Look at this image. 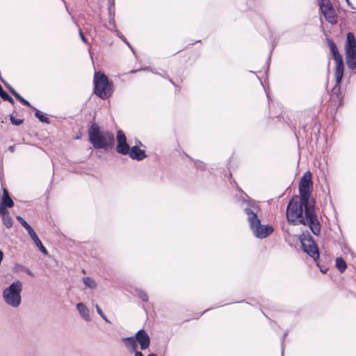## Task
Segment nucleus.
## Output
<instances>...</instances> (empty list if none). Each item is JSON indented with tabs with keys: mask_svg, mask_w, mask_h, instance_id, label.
Listing matches in <instances>:
<instances>
[{
	"mask_svg": "<svg viewBox=\"0 0 356 356\" xmlns=\"http://www.w3.org/2000/svg\"><path fill=\"white\" fill-rule=\"evenodd\" d=\"M34 111L35 117L42 123H45L49 124L51 123L50 119L47 117V114L41 111L40 110L36 108L35 107H32L31 108Z\"/></svg>",
	"mask_w": 356,
	"mask_h": 356,
	"instance_id": "nucleus-20",
	"label": "nucleus"
},
{
	"mask_svg": "<svg viewBox=\"0 0 356 356\" xmlns=\"http://www.w3.org/2000/svg\"><path fill=\"white\" fill-rule=\"evenodd\" d=\"M150 67H143V68H139V69H136V70H131L129 72V74H135L138 72H140L142 70H148Z\"/></svg>",
	"mask_w": 356,
	"mask_h": 356,
	"instance_id": "nucleus-43",
	"label": "nucleus"
},
{
	"mask_svg": "<svg viewBox=\"0 0 356 356\" xmlns=\"http://www.w3.org/2000/svg\"><path fill=\"white\" fill-rule=\"evenodd\" d=\"M250 229L253 235L259 239L266 238L274 232V227L271 225H262L261 222L250 227Z\"/></svg>",
	"mask_w": 356,
	"mask_h": 356,
	"instance_id": "nucleus-8",
	"label": "nucleus"
},
{
	"mask_svg": "<svg viewBox=\"0 0 356 356\" xmlns=\"http://www.w3.org/2000/svg\"><path fill=\"white\" fill-rule=\"evenodd\" d=\"M88 141L95 149H103L108 152L115 147V139L114 134L106 130H103L96 122H92L88 127Z\"/></svg>",
	"mask_w": 356,
	"mask_h": 356,
	"instance_id": "nucleus-3",
	"label": "nucleus"
},
{
	"mask_svg": "<svg viewBox=\"0 0 356 356\" xmlns=\"http://www.w3.org/2000/svg\"><path fill=\"white\" fill-rule=\"evenodd\" d=\"M15 97L24 106H28L31 108L33 107V106H32L31 103L25 98H24L19 92L15 96Z\"/></svg>",
	"mask_w": 356,
	"mask_h": 356,
	"instance_id": "nucleus-29",
	"label": "nucleus"
},
{
	"mask_svg": "<svg viewBox=\"0 0 356 356\" xmlns=\"http://www.w3.org/2000/svg\"><path fill=\"white\" fill-rule=\"evenodd\" d=\"M301 248L305 253L313 259L316 262V266H318L320 254L318 247L316 241L309 242V244L302 242Z\"/></svg>",
	"mask_w": 356,
	"mask_h": 356,
	"instance_id": "nucleus-9",
	"label": "nucleus"
},
{
	"mask_svg": "<svg viewBox=\"0 0 356 356\" xmlns=\"http://www.w3.org/2000/svg\"><path fill=\"white\" fill-rule=\"evenodd\" d=\"M7 89L14 97L18 93L11 85Z\"/></svg>",
	"mask_w": 356,
	"mask_h": 356,
	"instance_id": "nucleus-47",
	"label": "nucleus"
},
{
	"mask_svg": "<svg viewBox=\"0 0 356 356\" xmlns=\"http://www.w3.org/2000/svg\"><path fill=\"white\" fill-rule=\"evenodd\" d=\"M319 268H320V271L323 273V274H326L327 270H328V268H323L320 266V264H318V266H317Z\"/></svg>",
	"mask_w": 356,
	"mask_h": 356,
	"instance_id": "nucleus-52",
	"label": "nucleus"
},
{
	"mask_svg": "<svg viewBox=\"0 0 356 356\" xmlns=\"http://www.w3.org/2000/svg\"><path fill=\"white\" fill-rule=\"evenodd\" d=\"M243 193L246 198L243 196H240L238 197V202L243 212L247 216V220L250 227L259 222H261V218L259 216L261 208L254 199L249 197L245 192H243Z\"/></svg>",
	"mask_w": 356,
	"mask_h": 356,
	"instance_id": "nucleus-5",
	"label": "nucleus"
},
{
	"mask_svg": "<svg viewBox=\"0 0 356 356\" xmlns=\"http://www.w3.org/2000/svg\"><path fill=\"white\" fill-rule=\"evenodd\" d=\"M345 1L347 3L348 6L353 10H355V13H356V8L353 5L350 0H345Z\"/></svg>",
	"mask_w": 356,
	"mask_h": 356,
	"instance_id": "nucleus-50",
	"label": "nucleus"
},
{
	"mask_svg": "<svg viewBox=\"0 0 356 356\" xmlns=\"http://www.w3.org/2000/svg\"><path fill=\"white\" fill-rule=\"evenodd\" d=\"M113 92V81L103 72H95L93 78V93L101 99H106L112 96Z\"/></svg>",
	"mask_w": 356,
	"mask_h": 356,
	"instance_id": "nucleus-4",
	"label": "nucleus"
},
{
	"mask_svg": "<svg viewBox=\"0 0 356 356\" xmlns=\"http://www.w3.org/2000/svg\"><path fill=\"white\" fill-rule=\"evenodd\" d=\"M26 232H27L28 234L29 235V236L31 237V238L32 239V241L35 245H37L40 242H42L33 227H31V229H29Z\"/></svg>",
	"mask_w": 356,
	"mask_h": 356,
	"instance_id": "nucleus-28",
	"label": "nucleus"
},
{
	"mask_svg": "<svg viewBox=\"0 0 356 356\" xmlns=\"http://www.w3.org/2000/svg\"><path fill=\"white\" fill-rule=\"evenodd\" d=\"M108 23L111 26H112L113 29H109V28H107V29H109L110 31L115 33V29H117L116 23L115 21V17H112V16L108 17Z\"/></svg>",
	"mask_w": 356,
	"mask_h": 356,
	"instance_id": "nucleus-37",
	"label": "nucleus"
},
{
	"mask_svg": "<svg viewBox=\"0 0 356 356\" xmlns=\"http://www.w3.org/2000/svg\"><path fill=\"white\" fill-rule=\"evenodd\" d=\"M345 51H356L355 36L352 32H348L346 34Z\"/></svg>",
	"mask_w": 356,
	"mask_h": 356,
	"instance_id": "nucleus-18",
	"label": "nucleus"
},
{
	"mask_svg": "<svg viewBox=\"0 0 356 356\" xmlns=\"http://www.w3.org/2000/svg\"><path fill=\"white\" fill-rule=\"evenodd\" d=\"M9 119H10V123L15 126H19L24 122V119L17 118L13 114H10L9 115Z\"/></svg>",
	"mask_w": 356,
	"mask_h": 356,
	"instance_id": "nucleus-33",
	"label": "nucleus"
},
{
	"mask_svg": "<svg viewBox=\"0 0 356 356\" xmlns=\"http://www.w3.org/2000/svg\"><path fill=\"white\" fill-rule=\"evenodd\" d=\"M327 3V0H319L318 5L320 6V3Z\"/></svg>",
	"mask_w": 356,
	"mask_h": 356,
	"instance_id": "nucleus-60",
	"label": "nucleus"
},
{
	"mask_svg": "<svg viewBox=\"0 0 356 356\" xmlns=\"http://www.w3.org/2000/svg\"><path fill=\"white\" fill-rule=\"evenodd\" d=\"M25 270V266L22 264H20L19 263H16L14 265L13 267V271L14 272H19V271H23Z\"/></svg>",
	"mask_w": 356,
	"mask_h": 356,
	"instance_id": "nucleus-39",
	"label": "nucleus"
},
{
	"mask_svg": "<svg viewBox=\"0 0 356 356\" xmlns=\"http://www.w3.org/2000/svg\"><path fill=\"white\" fill-rule=\"evenodd\" d=\"M52 183H53V177L51 178V181H50V183H49V186H48V187H47V190H46V192H45L46 193H49V191L51 190Z\"/></svg>",
	"mask_w": 356,
	"mask_h": 356,
	"instance_id": "nucleus-56",
	"label": "nucleus"
},
{
	"mask_svg": "<svg viewBox=\"0 0 356 356\" xmlns=\"http://www.w3.org/2000/svg\"><path fill=\"white\" fill-rule=\"evenodd\" d=\"M82 282L86 288L94 289L97 288V284L95 280L90 277H84L82 279Z\"/></svg>",
	"mask_w": 356,
	"mask_h": 356,
	"instance_id": "nucleus-24",
	"label": "nucleus"
},
{
	"mask_svg": "<svg viewBox=\"0 0 356 356\" xmlns=\"http://www.w3.org/2000/svg\"><path fill=\"white\" fill-rule=\"evenodd\" d=\"M24 272L31 277H34V273L26 267H25Z\"/></svg>",
	"mask_w": 356,
	"mask_h": 356,
	"instance_id": "nucleus-51",
	"label": "nucleus"
},
{
	"mask_svg": "<svg viewBox=\"0 0 356 356\" xmlns=\"http://www.w3.org/2000/svg\"><path fill=\"white\" fill-rule=\"evenodd\" d=\"M6 92V90L3 89V88H1L0 89V97H1V96Z\"/></svg>",
	"mask_w": 356,
	"mask_h": 356,
	"instance_id": "nucleus-59",
	"label": "nucleus"
},
{
	"mask_svg": "<svg viewBox=\"0 0 356 356\" xmlns=\"http://www.w3.org/2000/svg\"><path fill=\"white\" fill-rule=\"evenodd\" d=\"M0 81L4 85V86L8 88L10 86V83L6 81L2 76H0Z\"/></svg>",
	"mask_w": 356,
	"mask_h": 356,
	"instance_id": "nucleus-49",
	"label": "nucleus"
},
{
	"mask_svg": "<svg viewBox=\"0 0 356 356\" xmlns=\"http://www.w3.org/2000/svg\"><path fill=\"white\" fill-rule=\"evenodd\" d=\"M263 314L266 317V318H268V316H267L264 312H262Z\"/></svg>",
	"mask_w": 356,
	"mask_h": 356,
	"instance_id": "nucleus-63",
	"label": "nucleus"
},
{
	"mask_svg": "<svg viewBox=\"0 0 356 356\" xmlns=\"http://www.w3.org/2000/svg\"><path fill=\"white\" fill-rule=\"evenodd\" d=\"M277 44V41L276 40V38H273V36L271 35V48H270L268 58L267 60L268 66H269V65H270V57L272 55V52H273V49H275V47H276Z\"/></svg>",
	"mask_w": 356,
	"mask_h": 356,
	"instance_id": "nucleus-32",
	"label": "nucleus"
},
{
	"mask_svg": "<svg viewBox=\"0 0 356 356\" xmlns=\"http://www.w3.org/2000/svg\"><path fill=\"white\" fill-rule=\"evenodd\" d=\"M134 337L136 340L138 346H140L141 350L147 349L150 346V337L144 329H140L136 332Z\"/></svg>",
	"mask_w": 356,
	"mask_h": 356,
	"instance_id": "nucleus-10",
	"label": "nucleus"
},
{
	"mask_svg": "<svg viewBox=\"0 0 356 356\" xmlns=\"http://www.w3.org/2000/svg\"><path fill=\"white\" fill-rule=\"evenodd\" d=\"M327 45L329 48L330 52L332 54L335 64L343 63L342 55L339 53L338 47L334 41L332 39L326 38Z\"/></svg>",
	"mask_w": 356,
	"mask_h": 356,
	"instance_id": "nucleus-11",
	"label": "nucleus"
},
{
	"mask_svg": "<svg viewBox=\"0 0 356 356\" xmlns=\"http://www.w3.org/2000/svg\"><path fill=\"white\" fill-rule=\"evenodd\" d=\"M298 239L301 244L302 242L306 243V241H307L309 243L315 241L314 237L310 234V233L308 231H306L305 232H303L302 234L299 235Z\"/></svg>",
	"mask_w": 356,
	"mask_h": 356,
	"instance_id": "nucleus-26",
	"label": "nucleus"
},
{
	"mask_svg": "<svg viewBox=\"0 0 356 356\" xmlns=\"http://www.w3.org/2000/svg\"><path fill=\"white\" fill-rule=\"evenodd\" d=\"M335 267L341 273L345 272L347 268V264L342 257H338L336 258Z\"/></svg>",
	"mask_w": 356,
	"mask_h": 356,
	"instance_id": "nucleus-23",
	"label": "nucleus"
},
{
	"mask_svg": "<svg viewBox=\"0 0 356 356\" xmlns=\"http://www.w3.org/2000/svg\"><path fill=\"white\" fill-rule=\"evenodd\" d=\"M134 295L140 298L143 302H147L149 300V297L147 293L143 289L136 288L134 290Z\"/></svg>",
	"mask_w": 356,
	"mask_h": 356,
	"instance_id": "nucleus-25",
	"label": "nucleus"
},
{
	"mask_svg": "<svg viewBox=\"0 0 356 356\" xmlns=\"http://www.w3.org/2000/svg\"><path fill=\"white\" fill-rule=\"evenodd\" d=\"M115 7H108V17H115Z\"/></svg>",
	"mask_w": 356,
	"mask_h": 356,
	"instance_id": "nucleus-42",
	"label": "nucleus"
},
{
	"mask_svg": "<svg viewBox=\"0 0 356 356\" xmlns=\"http://www.w3.org/2000/svg\"><path fill=\"white\" fill-rule=\"evenodd\" d=\"M194 166L195 168L204 171L206 170V163L200 160H194Z\"/></svg>",
	"mask_w": 356,
	"mask_h": 356,
	"instance_id": "nucleus-34",
	"label": "nucleus"
},
{
	"mask_svg": "<svg viewBox=\"0 0 356 356\" xmlns=\"http://www.w3.org/2000/svg\"><path fill=\"white\" fill-rule=\"evenodd\" d=\"M16 219L26 231L31 229L32 227L21 216H17Z\"/></svg>",
	"mask_w": 356,
	"mask_h": 356,
	"instance_id": "nucleus-31",
	"label": "nucleus"
},
{
	"mask_svg": "<svg viewBox=\"0 0 356 356\" xmlns=\"http://www.w3.org/2000/svg\"><path fill=\"white\" fill-rule=\"evenodd\" d=\"M127 140V136H126L124 132L122 130L119 129L117 131V134H116L117 143H120L121 142H125Z\"/></svg>",
	"mask_w": 356,
	"mask_h": 356,
	"instance_id": "nucleus-30",
	"label": "nucleus"
},
{
	"mask_svg": "<svg viewBox=\"0 0 356 356\" xmlns=\"http://www.w3.org/2000/svg\"><path fill=\"white\" fill-rule=\"evenodd\" d=\"M321 13L324 16L325 20L332 24L334 25L337 24L338 15L335 11V9L330 0H327V3H320L319 6Z\"/></svg>",
	"mask_w": 356,
	"mask_h": 356,
	"instance_id": "nucleus-7",
	"label": "nucleus"
},
{
	"mask_svg": "<svg viewBox=\"0 0 356 356\" xmlns=\"http://www.w3.org/2000/svg\"><path fill=\"white\" fill-rule=\"evenodd\" d=\"M316 205L297 207L291 211H286V218L288 223L291 225H307L315 236L321 234V225L318 220L316 211Z\"/></svg>",
	"mask_w": 356,
	"mask_h": 356,
	"instance_id": "nucleus-1",
	"label": "nucleus"
},
{
	"mask_svg": "<svg viewBox=\"0 0 356 356\" xmlns=\"http://www.w3.org/2000/svg\"><path fill=\"white\" fill-rule=\"evenodd\" d=\"M15 145H10L8 147V150L11 152V153H13L15 152Z\"/></svg>",
	"mask_w": 356,
	"mask_h": 356,
	"instance_id": "nucleus-54",
	"label": "nucleus"
},
{
	"mask_svg": "<svg viewBox=\"0 0 356 356\" xmlns=\"http://www.w3.org/2000/svg\"><path fill=\"white\" fill-rule=\"evenodd\" d=\"M129 152L128 156L137 161H143L147 157L146 152L140 148H137V147H131Z\"/></svg>",
	"mask_w": 356,
	"mask_h": 356,
	"instance_id": "nucleus-12",
	"label": "nucleus"
},
{
	"mask_svg": "<svg viewBox=\"0 0 356 356\" xmlns=\"http://www.w3.org/2000/svg\"><path fill=\"white\" fill-rule=\"evenodd\" d=\"M289 333V330H286L282 334V337H281V343H282V346L283 347V343H284V339L285 337L287 336ZM283 354H284V348H282V356H283Z\"/></svg>",
	"mask_w": 356,
	"mask_h": 356,
	"instance_id": "nucleus-41",
	"label": "nucleus"
},
{
	"mask_svg": "<svg viewBox=\"0 0 356 356\" xmlns=\"http://www.w3.org/2000/svg\"><path fill=\"white\" fill-rule=\"evenodd\" d=\"M241 302H245L246 304H250L248 302H246V301H244V300L237 301V302H235L234 303H241Z\"/></svg>",
	"mask_w": 356,
	"mask_h": 356,
	"instance_id": "nucleus-61",
	"label": "nucleus"
},
{
	"mask_svg": "<svg viewBox=\"0 0 356 356\" xmlns=\"http://www.w3.org/2000/svg\"><path fill=\"white\" fill-rule=\"evenodd\" d=\"M95 308H96V310H97V312L98 313V314L108 323H111V322L108 320V318L106 317V316L105 315V314L104 313V312L102 311V309H101V307H99V305L96 304L95 305Z\"/></svg>",
	"mask_w": 356,
	"mask_h": 356,
	"instance_id": "nucleus-35",
	"label": "nucleus"
},
{
	"mask_svg": "<svg viewBox=\"0 0 356 356\" xmlns=\"http://www.w3.org/2000/svg\"><path fill=\"white\" fill-rule=\"evenodd\" d=\"M198 42H201V40H192L191 42H190L188 44V45H193L195 43H198Z\"/></svg>",
	"mask_w": 356,
	"mask_h": 356,
	"instance_id": "nucleus-57",
	"label": "nucleus"
},
{
	"mask_svg": "<svg viewBox=\"0 0 356 356\" xmlns=\"http://www.w3.org/2000/svg\"><path fill=\"white\" fill-rule=\"evenodd\" d=\"M22 283L19 280L13 281L8 287L5 288L2 293L4 302L9 306L17 307L22 302L21 293L22 291Z\"/></svg>",
	"mask_w": 356,
	"mask_h": 356,
	"instance_id": "nucleus-6",
	"label": "nucleus"
},
{
	"mask_svg": "<svg viewBox=\"0 0 356 356\" xmlns=\"http://www.w3.org/2000/svg\"><path fill=\"white\" fill-rule=\"evenodd\" d=\"M167 79L169 80V81L175 87H177V86L175 85V83H174L173 80L169 77V76H168Z\"/></svg>",
	"mask_w": 356,
	"mask_h": 356,
	"instance_id": "nucleus-58",
	"label": "nucleus"
},
{
	"mask_svg": "<svg viewBox=\"0 0 356 356\" xmlns=\"http://www.w3.org/2000/svg\"><path fill=\"white\" fill-rule=\"evenodd\" d=\"M331 93L339 100V102L338 106H342L343 103L344 95L341 93V85L334 84L331 89Z\"/></svg>",
	"mask_w": 356,
	"mask_h": 356,
	"instance_id": "nucleus-21",
	"label": "nucleus"
},
{
	"mask_svg": "<svg viewBox=\"0 0 356 356\" xmlns=\"http://www.w3.org/2000/svg\"><path fill=\"white\" fill-rule=\"evenodd\" d=\"M130 145L127 143V140L125 142H121L120 143H117L115 147V150L118 154L122 155H128L129 151L131 149Z\"/></svg>",
	"mask_w": 356,
	"mask_h": 356,
	"instance_id": "nucleus-22",
	"label": "nucleus"
},
{
	"mask_svg": "<svg viewBox=\"0 0 356 356\" xmlns=\"http://www.w3.org/2000/svg\"><path fill=\"white\" fill-rule=\"evenodd\" d=\"M79 37H80L81 41L84 44H88V39L84 36L83 33L81 29H80V28L79 29Z\"/></svg>",
	"mask_w": 356,
	"mask_h": 356,
	"instance_id": "nucleus-40",
	"label": "nucleus"
},
{
	"mask_svg": "<svg viewBox=\"0 0 356 356\" xmlns=\"http://www.w3.org/2000/svg\"><path fill=\"white\" fill-rule=\"evenodd\" d=\"M346 65L350 70L356 68V51H345Z\"/></svg>",
	"mask_w": 356,
	"mask_h": 356,
	"instance_id": "nucleus-15",
	"label": "nucleus"
},
{
	"mask_svg": "<svg viewBox=\"0 0 356 356\" xmlns=\"http://www.w3.org/2000/svg\"><path fill=\"white\" fill-rule=\"evenodd\" d=\"M232 173H231V172H229V177H232Z\"/></svg>",
	"mask_w": 356,
	"mask_h": 356,
	"instance_id": "nucleus-64",
	"label": "nucleus"
},
{
	"mask_svg": "<svg viewBox=\"0 0 356 356\" xmlns=\"http://www.w3.org/2000/svg\"><path fill=\"white\" fill-rule=\"evenodd\" d=\"M35 245L44 255L48 254V251L42 242H40L38 244Z\"/></svg>",
	"mask_w": 356,
	"mask_h": 356,
	"instance_id": "nucleus-38",
	"label": "nucleus"
},
{
	"mask_svg": "<svg viewBox=\"0 0 356 356\" xmlns=\"http://www.w3.org/2000/svg\"><path fill=\"white\" fill-rule=\"evenodd\" d=\"M14 202L9 195L8 190L3 188V194L0 196V207L3 209L12 208L14 207Z\"/></svg>",
	"mask_w": 356,
	"mask_h": 356,
	"instance_id": "nucleus-13",
	"label": "nucleus"
},
{
	"mask_svg": "<svg viewBox=\"0 0 356 356\" xmlns=\"http://www.w3.org/2000/svg\"><path fill=\"white\" fill-rule=\"evenodd\" d=\"M115 34L124 43L126 44V45L131 50L133 54H135L136 51L134 47L131 46V44L127 40V39L124 37V35L118 29H115Z\"/></svg>",
	"mask_w": 356,
	"mask_h": 356,
	"instance_id": "nucleus-27",
	"label": "nucleus"
},
{
	"mask_svg": "<svg viewBox=\"0 0 356 356\" xmlns=\"http://www.w3.org/2000/svg\"><path fill=\"white\" fill-rule=\"evenodd\" d=\"M122 341L130 353H134L138 350V346L134 336L124 337L122 339Z\"/></svg>",
	"mask_w": 356,
	"mask_h": 356,
	"instance_id": "nucleus-14",
	"label": "nucleus"
},
{
	"mask_svg": "<svg viewBox=\"0 0 356 356\" xmlns=\"http://www.w3.org/2000/svg\"><path fill=\"white\" fill-rule=\"evenodd\" d=\"M313 181L312 174L309 170L305 172L301 177L298 185L299 195H293L289 200L286 211H291L296 206L306 207L316 205V201L312 196Z\"/></svg>",
	"mask_w": 356,
	"mask_h": 356,
	"instance_id": "nucleus-2",
	"label": "nucleus"
},
{
	"mask_svg": "<svg viewBox=\"0 0 356 356\" xmlns=\"http://www.w3.org/2000/svg\"><path fill=\"white\" fill-rule=\"evenodd\" d=\"M212 309H213V307H211L209 309H205L204 311L202 312L200 314H197V316L196 317V318H198L200 316H201L202 314L206 313L207 311H209V310H211Z\"/></svg>",
	"mask_w": 356,
	"mask_h": 356,
	"instance_id": "nucleus-55",
	"label": "nucleus"
},
{
	"mask_svg": "<svg viewBox=\"0 0 356 356\" xmlns=\"http://www.w3.org/2000/svg\"><path fill=\"white\" fill-rule=\"evenodd\" d=\"M108 7H115V1L108 0Z\"/></svg>",
	"mask_w": 356,
	"mask_h": 356,
	"instance_id": "nucleus-53",
	"label": "nucleus"
},
{
	"mask_svg": "<svg viewBox=\"0 0 356 356\" xmlns=\"http://www.w3.org/2000/svg\"><path fill=\"white\" fill-rule=\"evenodd\" d=\"M134 356H144L143 354L139 350H137L136 352L134 353ZM147 356H157V355L156 353H152L148 354Z\"/></svg>",
	"mask_w": 356,
	"mask_h": 356,
	"instance_id": "nucleus-44",
	"label": "nucleus"
},
{
	"mask_svg": "<svg viewBox=\"0 0 356 356\" xmlns=\"http://www.w3.org/2000/svg\"><path fill=\"white\" fill-rule=\"evenodd\" d=\"M186 156L189 158V159L191 160H193L191 156H189L188 154H186Z\"/></svg>",
	"mask_w": 356,
	"mask_h": 356,
	"instance_id": "nucleus-62",
	"label": "nucleus"
},
{
	"mask_svg": "<svg viewBox=\"0 0 356 356\" xmlns=\"http://www.w3.org/2000/svg\"><path fill=\"white\" fill-rule=\"evenodd\" d=\"M0 217L1 218L3 225L6 228L9 229L13 227V220L7 209H3L0 207Z\"/></svg>",
	"mask_w": 356,
	"mask_h": 356,
	"instance_id": "nucleus-16",
	"label": "nucleus"
},
{
	"mask_svg": "<svg viewBox=\"0 0 356 356\" xmlns=\"http://www.w3.org/2000/svg\"><path fill=\"white\" fill-rule=\"evenodd\" d=\"M7 89L14 97L18 93L11 85Z\"/></svg>",
	"mask_w": 356,
	"mask_h": 356,
	"instance_id": "nucleus-45",
	"label": "nucleus"
},
{
	"mask_svg": "<svg viewBox=\"0 0 356 356\" xmlns=\"http://www.w3.org/2000/svg\"><path fill=\"white\" fill-rule=\"evenodd\" d=\"M7 89L14 97L18 93L11 85Z\"/></svg>",
	"mask_w": 356,
	"mask_h": 356,
	"instance_id": "nucleus-46",
	"label": "nucleus"
},
{
	"mask_svg": "<svg viewBox=\"0 0 356 356\" xmlns=\"http://www.w3.org/2000/svg\"><path fill=\"white\" fill-rule=\"evenodd\" d=\"M344 63L335 64L334 66V78L335 84L341 85V81L344 75Z\"/></svg>",
	"mask_w": 356,
	"mask_h": 356,
	"instance_id": "nucleus-17",
	"label": "nucleus"
},
{
	"mask_svg": "<svg viewBox=\"0 0 356 356\" xmlns=\"http://www.w3.org/2000/svg\"><path fill=\"white\" fill-rule=\"evenodd\" d=\"M1 99L3 101H7L12 105L15 104L13 98L6 91V92L1 96Z\"/></svg>",
	"mask_w": 356,
	"mask_h": 356,
	"instance_id": "nucleus-36",
	"label": "nucleus"
},
{
	"mask_svg": "<svg viewBox=\"0 0 356 356\" xmlns=\"http://www.w3.org/2000/svg\"><path fill=\"white\" fill-rule=\"evenodd\" d=\"M76 309L78 310L79 313L81 316V317L86 320V321H88L90 320V311L87 308V307L85 305L83 302H79L76 305Z\"/></svg>",
	"mask_w": 356,
	"mask_h": 356,
	"instance_id": "nucleus-19",
	"label": "nucleus"
},
{
	"mask_svg": "<svg viewBox=\"0 0 356 356\" xmlns=\"http://www.w3.org/2000/svg\"><path fill=\"white\" fill-rule=\"evenodd\" d=\"M133 147H137V148H140V147H145V146L143 144V143L140 140H138V139L136 140L135 145H134Z\"/></svg>",
	"mask_w": 356,
	"mask_h": 356,
	"instance_id": "nucleus-48",
	"label": "nucleus"
}]
</instances>
